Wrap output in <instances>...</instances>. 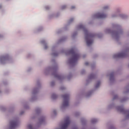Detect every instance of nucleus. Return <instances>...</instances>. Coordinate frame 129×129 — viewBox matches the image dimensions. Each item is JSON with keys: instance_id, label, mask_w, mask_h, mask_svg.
<instances>
[{"instance_id": "obj_27", "label": "nucleus", "mask_w": 129, "mask_h": 129, "mask_svg": "<svg viewBox=\"0 0 129 129\" xmlns=\"http://www.w3.org/2000/svg\"><path fill=\"white\" fill-rule=\"evenodd\" d=\"M53 113H54V114H56V110H54V111H53Z\"/></svg>"}, {"instance_id": "obj_6", "label": "nucleus", "mask_w": 129, "mask_h": 129, "mask_svg": "<svg viewBox=\"0 0 129 129\" xmlns=\"http://www.w3.org/2000/svg\"><path fill=\"white\" fill-rule=\"evenodd\" d=\"M62 98H63V106L66 107L69 105V95L64 94L62 96Z\"/></svg>"}, {"instance_id": "obj_30", "label": "nucleus", "mask_w": 129, "mask_h": 129, "mask_svg": "<svg viewBox=\"0 0 129 129\" xmlns=\"http://www.w3.org/2000/svg\"><path fill=\"white\" fill-rule=\"evenodd\" d=\"M113 129H116L114 127H113Z\"/></svg>"}, {"instance_id": "obj_22", "label": "nucleus", "mask_w": 129, "mask_h": 129, "mask_svg": "<svg viewBox=\"0 0 129 129\" xmlns=\"http://www.w3.org/2000/svg\"><path fill=\"white\" fill-rule=\"evenodd\" d=\"M65 8H66V6H63L62 7V10H63V9H65Z\"/></svg>"}, {"instance_id": "obj_26", "label": "nucleus", "mask_w": 129, "mask_h": 129, "mask_svg": "<svg viewBox=\"0 0 129 129\" xmlns=\"http://www.w3.org/2000/svg\"><path fill=\"white\" fill-rule=\"evenodd\" d=\"M113 76L112 75H111V78H110V80H111V79L113 78Z\"/></svg>"}, {"instance_id": "obj_17", "label": "nucleus", "mask_w": 129, "mask_h": 129, "mask_svg": "<svg viewBox=\"0 0 129 129\" xmlns=\"http://www.w3.org/2000/svg\"><path fill=\"white\" fill-rule=\"evenodd\" d=\"M106 33H111V30H110V29H107L106 30Z\"/></svg>"}, {"instance_id": "obj_20", "label": "nucleus", "mask_w": 129, "mask_h": 129, "mask_svg": "<svg viewBox=\"0 0 129 129\" xmlns=\"http://www.w3.org/2000/svg\"><path fill=\"white\" fill-rule=\"evenodd\" d=\"M58 55L57 53H53V56H57Z\"/></svg>"}, {"instance_id": "obj_19", "label": "nucleus", "mask_w": 129, "mask_h": 129, "mask_svg": "<svg viewBox=\"0 0 129 129\" xmlns=\"http://www.w3.org/2000/svg\"><path fill=\"white\" fill-rule=\"evenodd\" d=\"M107 9H108V6H106L104 7V10H106Z\"/></svg>"}, {"instance_id": "obj_8", "label": "nucleus", "mask_w": 129, "mask_h": 129, "mask_svg": "<svg viewBox=\"0 0 129 129\" xmlns=\"http://www.w3.org/2000/svg\"><path fill=\"white\" fill-rule=\"evenodd\" d=\"M107 16L106 15V14H101L99 13L94 15V18H95L96 19H104L106 18Z\"/></svg>"}, {"instance_id": "obj_23", "label": "nucleus", "mask_w": 129, "mask_h": 129, "mask_svg": "<svg viewBox=\"0 0 129 129\" xmlns=\"http://www.w3.org/2000/svg\"><path fill=\"white\" fill-rule=\"evenodd\" d=\"M71 9H72V10H73V9H75V7L72 6V7H71Z\"/></svg>"}, {"instance_id": "obj_9", "label": "nucleus", "mask_w": 129, "mask_h": 129, "mask_svg": "<svg viewBox=\"0 0 129 129\" xmlns=\"http://www.w3.org/2000/svg\"><path fill=\"white\" fill-rule=\"evenodd\" d=\"M120 14V9L117 8L115 10V13L113 15V18H118L119 15Z\"/></svg>"}, {"instance_id": "obj_11", "label": "nucleus", "mask_w": 129, "mask_h": 129, "mask_svg": "<svg viewBox=\"0 0 129 129\" xmlns=\"http://www.w3.org/2000/svg\"><path fill=\"white\" fill-rule=\"evenodd\" d=\"M127 100H129L128 97H124V98L121 99V100H120V102H121V103H123V102H125V101H127Z\"/></svg>"}, {"instance_id": "obj_18", "label": "nucleus", "mask_w": 129, "mask_h": 129, "mask_svg": "<svg viewBox=\"0 0 129 129\" xmlns=\"http://www.w3.org/2000/svg\"><path fill=\"white\" fill-rule=\"evenodd\" d=\"M89 63H88V62H86L85 63V65H86V66H87V65H89Z\"/></svg>"}, {"instance_id": "obj_25", "label": "nucleus", "mask_w": 129, "mask_h": 129, "mask_svg": "<svg viewBox=\"0 0 129 129\" xmlns=\"http://www.w3.org/2000/svg\"><path fill=\"white\" fill-rule=\"evenodd\" d=\"M94 77V75H91L90 78H93Z\"/></svg>"}, {"instance_id": "obj_21", "label": "nucleus", "mask_w": 129, "mask_h": 129, "mask_svg": "<svg viewBox=\"0 0 129 129\" xmlns=\"http://www.w3.org/2000/svg\"><path fill=\"white\" fill-rule=\"evenodd\" d=\"M74 19L73 18H72L70 20V23H71Z\"/></svg>"}, {"instance_id": "obj_15", "label": "nucleus", "mask_w": 129, "mask_h": 129, "mask_svg": "<svg viewBox=\"0 0 129 129\" xmlns=\"http://www.w3.org/2000/svg\"><path fill=\"white\" fill-rule=\"evenodd\" d=\"M1 62H3V60H6V56H2L0 57Z\"/></svg>"}, {"instance_id": "obj_31", "label": "nucleus", "mask_w": 129, "mask_h": 129, "mask_svg": "<svg viewBox=\"0 0 129 129\" xmlns=\"http://www.w3.org/2000/svg\"><path fill=\"white\" fill-rule=\"evenodd\" d=\"M39 110H37V111H38Z\"/></svg>"}, {"instance_id": "obj_4", "label": "nucleus", "mask_w": 129, "mask_h": 129, "mask_svg": "<svg viewBox=\"0 0 129 129\" xmlns=\"http://www.w3.org/2000/svg\"><path fill=\"white\" fill-rule=\"evenodd\" d=\"M117 111L125 115V119H129V110H126L123 107V105L116 107Z\"/></svg>"}, {"instance_id": "obj_5", "label": "nucleus", "mask_w": 129, "mask_h": 129, "mask_svg": "<svg viewBox=\"0 0 129 129\" xmlns=\"http://www.w3.org/2000/svg\"><path fill=\"white\" fill-rule=\"evenodd\" d=\"M128 54L129 47H127L124 51L114 54L113 57L114 58H126V57L128 56Z\"/></svg>"}, {"instance_id": "obj_10", "label": "nucleus", "mask_w": 129, "mask_h": 129, "mask_svg": "<svg viewBox=\"0 0 129 129\" xmlns=\"http://www.w3.org/2000/svg\"><path fill=\"white\" fill-rule=\"evenodd\" d=\"M119 17L122 19L123 20H126L128 18V16L127 15L121 14L119 15Z\"/></svg>"}, {"instance_id": "obj_3", "label": "nucleus", "mask_w": 129, "mask_h": 129, "mask_svg": "<svg viewBox=\"0 0 129 129\" xmlns=\"http://www.w3.org/2000/svg\"><path fill=\"white\" fill-rule=\"evenodd\" d=\"M69 52V54L72 55V57L69 59V63L71 64V65H75L78 59L80 58V55L78 54L75 48H72Z\"/></svg>"}, {"instance_id": "obj_24", "label": "nucleus", "mask_w": 129, "mask_h": 129, "mask_svg": "<svg viewBox=\"0 0 129 129\" xmlns=\"http://www.w3.org/2000/svg\"><path fill=\"white\" fill-rule=\"evenodd\" d=\"M41 43H42V44H44V43H45V40H42L41 41Z\"/></svg>"}, {"instance_id": "obj_13", "label": "nucleus", "mask_w": 129, "mask_h": 129, "mask_svg": "<svg viewBox=\"0 0 129 129\" xmlns=\"http://www.w3.org/2000/svg\"><path fill=\"white\" fill-rule=\"evenodd\" d=\"M100 85V81H98L97 83V84H96V86H95V88H98V87H99V86Z\"/></svg>"}, {"instance_id": "obj_7", "label": "nucleus", "mask_w": 129, "mask_h": 129, "mask_svg": "<svg viewBox=\"0 0 129 129\" xmlns=\"http://www.w3.org/2000/svg\"><path fill=\"white\" fill-rule=\"evenodd\" d=\"M18 120H13L10 121V128L11 129H15L17 127L18 125Z\"/></svg>"}, {"instance_id": "obj_2", "label": "nucleus", "mask_w": 129, "mask_h": 129, "mask_svg": "<svg viewBox=\"0 0 129 129\" xmlns=\"http://www.w3.org/2000/svg\"><path fill=\"white\" fill-rule=\"evenodd\" d=\"M79 29H83L84 32H85V39L87 43V46H90L93 43V39H92V38L95 36L94 34L90 33L88 32V30L85 28L84 26L83 25L81 24L79 26Z\"/></svg>"}, {"instance_id": "obj_16", "label": "nucleus", "mask_w": 129, "mask_h": 129, "mask_svg": "<svg viewBox=\"0 0 129 129\" xmlns=\"http://www.w3.org/2000/svg\"><path fill=\"white\" fill-rule=\"evenodd\" d=\"M57 97V95H56V94H53L52 95V98H53V99H55V98H56Z\"/></svg>"}, {"instance_id": "obj_29", "label": "nucleus", "mask_w": 129, "mask_h": 129, "mask_svg": "<svg viewBox=\"0 0 129 129\" xmlns=\"http://www.w3.org/2000/svg\"><path fill=\"white\" fill-rule=\"evenodd\" d=\"M44 48L45 49H47V46H45Z\"/></svg>"}, {"instance_id": "obj_12", "label": "nucleus", "mask_w": 129, "mask_h": 129, "mask_svg": "<svg viewBox=\"0 0 129 129\" xmlns=\"http://www.w3.org/2000/svg\"><path fill=\"white\" fill-rule=\"evenodd\" d=\"M115 99L116 100L119 99L118 95H117L116 94H114V95H113V100H115Z\"/></svg>"}, {"instance_id": "obj_28", "label": "nucleus", "mask_w": 129, "mask_h": 129, "mask_svg": "<svg viewBox=\"0 0 129 129\" xmlns=\"http://www.w3.org/2000/svg\"><path fill=\"white\" fill-rule=\"evenodd\" d=\"M114 75H115V74H114V78H113V82H114Z\"/></svg>"}, {"instance_id": "obj_14", "label": "nucleus", "mask_w": 129, "mask_h": 129, "mask_svg": "<svg viewBox=\"0 0 129 129\" xmlns=\"http://www.w3.org/2000/svg\"><path fill=\"white\" fill-rule=\"evenodd\" d=\"M97 119H95V118L92 119L91 120V122L92 123H95V122H97Z\"/></svg>"}, {"instance_id": "obj_1", "label": "nucleus", "mask_w": 129, "mask_h": 129, "mask_svg": "<svg viewBox=\"0 0 129 129\" xmlns=\"http://www.w3.org/2000/svg\"><path fill=\"white\" fill-rule=\"evenodd\" d=\"M113 30L114 39H115L116 42H117L118 44H119V37H120V35H122V34H123L122 27L118 24H114Z\"/></svg>"}]
</instances>
